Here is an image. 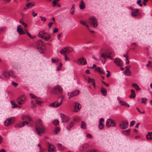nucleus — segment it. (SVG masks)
Masks as SVG:
<instances>
[{
	"mask_svg": "<svg viewBox=\"0 0 152 152\" xmlns=\"http://www.w3.org/2000/svg\"><path fill=\"white\" fill-rule=\"evenodd\" d=\"M35 130L36 132L39 136H41V134L44 133L45 129L42 126L40 120L37 121L35 125Z\"/></svg>",
	"mask_w": 152,
	"mask_h": 152,
	"instance_id": "1",
	"label": "nucleus"
},
{
	"mask_svg": "<svg viewBox=\"0 0 152 152\" xmlns=\"http://www.w3.org/2000/svg\"><path fill=\"white\" fill-rule=\"evenodd\" d=\"M45 44V43L41 39H39L36 42V47L38 50L41 51H40L41 53H43Z\"/></svg>",
	"mask_w": 152,
	"mask_h": 152,
	"instance_id": "2",
	"label": "nucleus"
},
{
	"mask_svg": "<svg viewBox=\"0 0 152 152\" xmlns=\"http://www.w3.org/2000/svg\"><path fill=\"white\" fill-rule=\"evenodd\" d=\"M62 88L59 85H57L53 87L52 89L50 91L51 94H55L56 95H57L58 94H61L60 95H61V94L62 92Z\"/></svg>",
	"mask_w": 152,
	"mask_h": 152,
	"instance_id": "3",
	"label": "nucleus"
},
{
	"mask_svg": "<svg viewBox=\"0 0 152 152\" xmlns=\"http://www.w3.org/2000/svg\"><path fill=\"white\" fill-rule=\"evenodd\" d=\"M38 36L40 38L44 39L45 40L47 41L51 38V36L47 33H45V31H42L39 32Z\"/></svg>",
	"mask_w": 152,
	"mask_h": 152,
	"instance_id": "4",
	"label": "nucleus"
},
{
	"mask_svg": "<svg viewBox=\"0 0 152 152\" xmlns=\"http://www.w3.org/2000/svg\"><path fill=\"white\" fill-rule=\"evenodd\" d=\"M2 75L6 79H8L10 77L12 78L16 77L14 72L12 71H4L2 73Z\"/></svg>",
	"mask_w": 152,
	"mask_h": 152,
	"instance_id": "5",
	"label": "nucleus"
},
{
	"mask_svg": "<svg viewBox=\"0 0 152 152\" xmlns=\"http://www.w3.org/2000/svg\"><path fill=\"white\" fill-rule=\"evenodd\" d=\"M115 56V54L113 52L109 51L107 53H102L101 54V57L106 59L107 58H109L111 60H113V58L112 57H113Z\"/></svg>",
	"mask_w": 152,
	"mask_h": 152,
	"instance_id": "6",
	"label": "nucleus"
},
{
	"mask_svg": "<svg viewBox=\"0 0 152 152\" xmlns=\"http://www.w3.org/2000/svg\"><path fill=\"white\" fill-rule=\"evenodd\" d=\"M64 96L62 95H59L58 97V98H62V99L61 100L60 103L57 102H55L52 104L49 105V107H58L61 105L62 104V102L63 101V99L64 98Z\"/></svg>",
	"mask_w": 152,
	"mask_h": 152,
	"instance_id": "7",
	"label": "nucleus"
},
{
	"mask_svg": "<svg viewBox=\"0 0 152 152\" xmlns=\"http://www.w3.org/2000/svg\"><path fill=\"white\" fill-rule=\"evenodd\" d=\"M89 23L94 28H96L98 26L97 20L94 17L92 16L89 18Z\"/></svg>",
	"mask_w": 152,
	"mask_h": 152,
	"instance_id": "8",
	"label": "nucleus"
},
{
	"mask_svg": "<svg viewBox=\"0 0 152 152\" xmlns=\"http://www.w3.org/2000/svg\"><path fill=\"white\" fill-rule=\"evenodd\" d=\"M25 124L28 125V126H32L33 125L32 123L28 122L27 121H24L21 123L20 124H18L15 126V128H21L24 126Z\"/></svg>",
	"mask_w": 152,
	"mask_h": 152,
	"instance_id": "9",
	"label": "nucleus"
},
{
	"mask_svg": "<svg viewBox=\"0 0 152 152\" xmlns=\"http://www.w3.org/2000/svg\"><path fill=\"white\" fill-rule=\"evenodd\" d=\"M73 51V49L69 47H64L60 51L61 54H65L66 53H69Z\"/></svg>",
	"mask_w": 152,
	"mask_h": 152,
	"instance_id": "10",
	"label": "nucleus"
},
{
	"mask_svg": "<svg viewBox=\"0 0 152 152\" xmlns=\"http://www.w3.org/2000/svg\"><path fill=\"white\" fill-rule=\"evenodd\" d=\"M15 121V118L12 117L7 119L4 122L5 126H8L9 125L12 124Z\"/></svg>",
	"mask_w": 152,
	"mask_h": 152,
	"instance_id": "11",
	"label": "nucleus"
},
{
	"mask_svg": "<svg viewBox=\"0 0 152 152\" xmlns=\"http://www.w3.org/2000/svg\"><path fill=\"white\" fill-rule=\"evenodd\" d=\"M17 102L19 105L23 104L26 102V96L24 95H22L17 99Z\"/></svg>",
	"mask_w": 152,
	"mask_h": 152,
	"instance_id": "12",
	"label": "nucleus"
},
{
	"mask_svg": "<svg viewBox=\"0 0 152 152\" xmlns=\"http://www.w3.org/2000/svg\"><path fill=\"white\" fill-rule=\"evenodd\" d=\"M47 146L48 152H56L55 147L53 144L48 142Z\"/></svg>",
	"mask_w": 152,
	"mask_h": 152,
	"instance_id": "13",
	"label": "nucleus"
},
{
	"mask_svg": "<svg viewBox=\"0 0 152 152\" xmlns=\"http://www.w3.org/2000/svg\"><path fill=\"white\" fill-rule=\"evenodd\" d=\"M106 125L107 127H109L111 126H115L116 124L114 120L110 118L107 120L106 122Z\"/></svg>",
	"mask_w": 152,
	"mask_h": 152,
	"instance_id": "14",
	"label": "nucleus"
},
{
	"mask_svg": "<svg viewBox=\"0 0 152 152\" xmlns=\"http://www.w3.org/2000/svg\"><path fill=\"white\" fill-rule=\"evenodd\" d=\"M128 125V123L127 121H123L120 124L119 127L122 129L126 128Z\"/></svg>",
	"mask_w": 152,
	"mask_h": 152,
	"instance_id": "15",
	"label": "nucleus"
},
{
	"mask_svg": "<svg viewBox=\"0 0 152 152\" xmlns=\"http://www.w3.org/2000/svg\"><path fill=\"white\" fill-rule=\"evenodd\" d=\"M60 116L62 120V122H67L69 120V118L64 114H60Z\"/></svg>",
	"mask_w": 152,
	"mask_h": 152,
	"instance_id": "16",
	"label": "nucleus"
},
{
	"mask_svg": "<svg viewBox=\"0 0 152 152\" xmlns=\"http://www.w3.org/2000/svg\"><path fill=\"white\" fill-rule=\"evenodd\" d=\"M114 63L116 65L119 66H121L123 64V61L119 58H116L114 61Z\"/></svg>",
	"mask_w": 152,
	"mask_h": 152,
	"instance_id": "17",
	"label": "nucleus"
},
{
	"mask_svg": "<svg viewBox=\"0 0 152 152\" xmlns=\"http://www.w3.org/2000/svg\"><path fill=\"white\" fill-rule=\"evenodd\" d=\"M30 95L32 98L34 99H35V101L36 103L37 104L40 105L43 103L42 101L38 100L37 99H40V98L37 97V96H36L34 94H30Z\"/></svg>",
	"mask_w": 152,
	"mask_h": 152,
	"instance_id": "18",
	"label": "nucleus"
},
{
	"mask_svg": "<svg viewBox=\"0 0 152 152\" xmlns=\"http://www.w3.org/2000/svg\"><path fill=\"white\" fill-rule=\"evenodd\" d=\"M77 63L80 64L85 65L87 64V62L84 58H82L78 59Z\"/></svg>",
	"mask_w": 152,
	"mask_h": 152,
	"instance_id": "19",
	"label": "nucleus"
},
{
	"mask_svg": "<svg viewBox=\"0 0 152 152\" xmlns=\"http://www.w3.org/2000/svg\"><path fill=\"white\" fill-rule=\"evenodd\" d=\"M21 25H19L17 28V30L19 35L25 34V32L22 28Z\"/></svg>",
	"mask_w": 152,
	"mask_h": 152,
	"instance_id": "20",
	"label": "nucleus"
},
{
	"mask_svg": "<svg viewBox=\"0 0 152 152\" xmlns=\"http://www.w3.org/2000/svg\"><path fill=\"white\" fill-rule=\"evenodd\" d=\"M80 92V91L78 90H76L71 92L70 94V96L69 99L72 98L75 96L79 94Z\"/></svg>",
	"mask_w": 152,
	"mask_h": 152,
	"instance_id": "21",
	"label": "nucleus"
},
{
	"mask_svg": "<svg viewBox=\"0 0 152 152\" xmlns=\"http://www.w3.org/2000/svg\"><path fill=\"white\" fill-rule=\"evenodd\" d=\"M21 118L22 120H27L28 122L32 123V120L31 118L28 115H23Z\"/></svg>",
	"mask_w": 152,
	"mask_h": 152,
	"instance_id": "22",
	"label": "nucleus"
},
{
	"mask_svg": "<svg viewBox=\"0 0 152 152\" xmlns=\"http://www.w3.org/2000/svg\"><path fill=\"white\" fill-rule=\"evenodd\" d=\"M86 80H87L88 83H92L94 87L95 88L96 87L95 81L94 79H91L89 77H88V78H86Z\"/></svg>",
	"mask_w": 152,
	"mask_h": 152,
	"instance_id": "23",
	"label": "nucleus"
},
{
	"mask_svg": "<svg viewBox=\"0 0 152 152\" xmlns=\"http://www.w3.org/2000/svg\"><path fill=\"white\" fill-rule=\"evenodd\" d=\"M86 7L85 4L83 0H81L79 4V7L81 10L85 9Z\"/></svg>",
	"mask_w": 152,
	"mask_h": 152,
	"instance_id": "24",
	"label": "nucleus"
},
{
	"mask_svg": "<svg viewBox=\"0 0 152 152\" xmlns=\"http://www.w3.org/2000/svg\"><path fill=\"white\" fill-rule=\"evenodd\" d=\"M139 10L138 9H135L132 10V15L133 17H136L137 16V13Z\"/></svg>",
	"mask_w": 152,
	"mask_h": 152,
	"instance_id": "25",
	"label": "nucleus"
},
{
	"mask_svg": "<svg viewBox=\"0 0 152 152\" xmlns=\"http://www.w3.org/2000/svg\"><path fill=\"white\" fill-rule=\"evenodd\" d=\"M95 70L99 72L100 74H104L105 73L103 69L100 67H98L95 68Z\"/></svg>",
	"mask_w": 152,
	"mask_h": 152,
	"instance_id": "26",
	"label": "nucleus"
},
{
	"mask_svg": "<svg viewBox=\"0 0 152 152\" xmlns=\"http://www.w3.org/2000/svg\"><path fill=\"white\" fill-rule=\"evenodd\" d=\"M88 146V145L87 144H83L80 148V150L81 151H83L86 149Z\"/></svg>",
	"mask_w": 152,
	"mask_h": 152,
	"instance_id": "27",
	"label": "nucleus"
},
{
	"mask_svg": "<svg viewBox=\"0 0 152 152\" xmlns=\"http://www.w3.org/2000/svg\"><path fill=\"white\" fill-rule=\"evenodd\" d=\"M101 91L102 94L104 96H106L107 94V91L103 87V86L101 87Z\"/></svg>",
	"mask_w": 152,
	"mask_h": 152,
	"instance_id": "28",
	"label": "nucleus"
},
{
	"mask_svg": "<svg viewBox=\"0 0 152 152\" xmlns=\"http://www.w3.org/2000/svg\"><path fill=\"white\" fill-rule=\"evenodd\" d=\"M119 102L120 104L123 106H125L127 107H129V105L128 104L122 100H119Z\"/></svg>",
	"mask_w": 152,
	"mask_h": 152,
	"instance_id": "29",
	"label": "nucleus"
},
{
	"mask_svg": "<svg viewBox=\"0 0 152 152\" xmlns=\"http://www.w3.org/2000/svg\"><path fill=\"white\" fill-rule=\"evenodd\" d=\"M130 129H129L126 130H123L122 131L123 133L126 136H128L129 134Z\"/></svg>",
	"mask_w": 152,
	"mask_h": 152,
	"instance_id": "30",
	"label": "nucleus"
},
{
	"mask_svg": "<svg viewBox=\"0 0 152 152\" xmlns=\"http://www.w3.org/2000/svg\"><path fill=\"white\" fill-rule=\"evenodd\" d=\"M80 104L76 102L75 103V110L76 111H77L78 110L80 109Z\"/></svg>",
	"mask_w": 152,
	"mask_h": 152,
	"instance_id": "31",
	"label": "nucleus"
},
{
	"mask_svg": "<svg viewBox=\"0 0 152 152\" xmlns=\"http://www.w3.org/2000/svg\"><path fill=\"white\" fill-rule=\"evenodd\" d=\"M74 124V121L71 122L69 124V127H67L66 129L68 130L69 131L70 129V128H72Z\"/></svg>",
	"mask_w": 152,
	"mask_h": 152,
	"instance_id": "32",
	"label": "nucleus"
},
{
	"mask_svg": "<svg viewBox=\"0 0 152 152\" xmlns=\"http://www.w3.org/2000/svg\"><path fill=\"white\" fill-rule=\"evenodd\" d=\"M131 94L130 95L129 97L133 98H134L135 97V94L134 91V90H131Z\"/></svg>",
	"mask_w": 152,
	"mask_h": 152,
	"instance_id": "33",
	"label": "nucleus"
},
{
	"mask_svg": "<svg viewBox=\"0 0 152 152\" xmlns=\"http://www.w3.org/2000/svg\"><path fill=\"white\" fill-rule=\"evenodd\" d=\"M132 86L137 91H139L140 89L139 86L136 83H133L132 84Z\"/></svg>",
	"mask_w": 152,
	"mask_h": 152,
	"instance_id": "34",
	"label": "nucleus"
},
{
	"mask_svg": "<svg viewBox=\"0 0 152 152\" xmlns=\"http://www.w3.org/2000/svg\"><path fill=\"white\" fill-rule=\"evenodd\" d=\"M57 145L59 150H63L64 149V147L61 144L58 143Z\"/></svg>",
	"mask_w": 152,
	"mask_h": 152,
	"instance_id": "35",
	"label": "nucleus"
},
{
	"mask_svg": "<svg viewBox=\"0 0 152 152\" xmlns=\"http://www.w3.org/2000/svg\"><path fill=\"white\" fill-rule=\"evenodd\" d=\"M86 124L84 121H82L81 122V128L82 129H85L86 128Z\"/></svg>",
	"mask_w": 152,
	"mask_h": 152,
	"instance_id": "36",
	"label": "nucleus"
},
{
	"mask_svg": "<svg viewBox=\"0 0 152 152\" xmlns=\"http://www.w3.org/2000/svg\"><path fill=\"white\" fill-rule=\"evenodd\" d=\"M125 73L127 75V76L130 75L132 74L130 70V69H129V68L126 69L125 72Z\"/></svg>",
	"mask_w": 152,
	"mask_h": 152,
	"instance_id": "37",
	"label": "nucleus"
},
{
	"mask_svg": "<svg viewBox=\"0 0 152 152\" xmlns=\"http://www.w3.org/2000/svg\"><path fill=\"white\" fill-rule=\"evenodd\" d=\"M141 100L142 103L145 104L148 101V99L145 97H142L141 98Z\"/></svg>",
	"mask_w": 152,
	"mask_h": 152,
	"instance_id": "38",
	"label": "nucleus"
},
{
	"mask_svg": "<svg viewBox=\"0 0 152 152\" xmlns=\"http://www.w3.org/2000/svg\"><path fill=\"white\" fill-rule=\"evenodd\" d=\"M35 5V3L34 2L33 3H31L30 2L28 3L26 5L28 8L31 7L33 6H34Z\"/></svg>",
	"mask_w": 152,
	"mask_h": 152,
	"instance_id": "39",
	"label": "nucleus"
},
{
	"mask_svg": "<svg viewBox=\"0 0 152 152\" xmlns=\"http://www.w3.org/2000/svg\"><path fill=\"white\" fill-rule=\"evenodd\" d=\"M60 131V129L58 127H56L54 131V134H58V133Z\"/></svg>",
	"mask_w": 152,
	"mask_h": 152,
	"instance_id": "40",
	"label": "nucleus"
},
{
	"mask_svg": "<svg viewBox=\"0 0 152 152\" xmlns=\"http://www.w3.org/2000/svg\"><path fill=\"white\" fill-rule=\"evenodd\" d=\"M11 103L12 105V107L13 108H16L18 107V106L15 103H14L12 101H11Z\"/></svg>",
	"mask_w": 152,
	"mask_h": 152,
	"instance_id": "41",
	"label": "nucleus"
},
{
	"mask_svg": "<svg viewBox=\"0 0 152 152\" xmlns=\"http://www.w3.org/2000/svg\"><path fill=\"white\" fill-rule=\"evenodd\" d=\"M59 1V0H54L53 1V7H55L57 4V2H58Z\"/></svg>",
	"mask_w": 152,
	"mask_h": 152,
	"instance_id": "42",
	"label": "nucleus"
},
{
	"mask_svg": "<svg viewBox=\"0 0 152 152\" xmlns=\"http://www.w3.org/2000/svg\"><path fill=\"white\" fill-rule=\"evenodd\" d=\"M59 61V60L58 59H54L53 58H52L51 59V61L53 63H58Z\"/></svg>",
	"mask_w": 152,
	"mask_h": 152,
	"instance_id": "43",
	"label": "nucleus"
},
{
	"mask_svg": "<svg viewBox=\"0 0 152 152\" xmlns=\"http://www.w3.org/2000/svg\"><path fill=\"white\" fill-rule=\"evenodd\" d=\"M53 124L57 125L59 123V121L58 120H55L53 121Z\"/></svg>",
	"mask_w": 152,
	"mask_h": 152,
	"instance_id": "44",
	"label": "nucleus"
},
{
	"mask_svg": "<svg viewBox=\"0 0 152 152\" xmlns=\"http://www.w3.org/2000/svg\"><path fill=\"white\" fill-rule=\"evenodd\" d=\"M98 127L100 129H102L104 128L103 124H99Z\"/></svg>",
	"mask_w": 152,
	"mask_h": 152,
	"instance_id": "45",
	"label": "nucleus"
},
{
	"mask_svg": "<svg viewBox=\"0 0 152 152\" xmlns=\"http://www.w3.org/2000/svg\"><path fill=\"white\" fill-rule=\"evenodd\" d=\"M147 139L148 140H152V137H151V135H149V134H148L146 136Z\"/></svg>",
	"mask_w": 152,
	"mask_h": 152,
	"instance_id": "46",
	"label": "nucleus"
},
{
	"mask_svg": "<svg viewBox=\"0 0 152 152\" xmlns=\"http://www.w3.org/2000/svg\"><path fill=\"white\" fill-rule=\"evenodd\" d=\"M6 27H4L0 28V32H3L6 29Z\"/></svg>",
	"mask_w": 152,
	"mask_h": 152,
	"instance_id": "47",
	"label": "nucleus"
},
{
	"mask_svg": "<svg viewBox=\"0 0 152 152\" xmlns=\"http://www.w3.org/2000/svg\"><path fill=\"white\" fill-rule=\"evenodd\" d=\"M62 66V64L61 63H60V64L58 67L57 70L58 71L60 70L61 69V67Z\"/></svg>",
	"mask_w": 152,
	"mask_h": 152,
	"instance_id": "48",
	"label": "nucleus"
},
{
	"mask_svg": "<svg viewBox=\"0 0 152 152\" xmlns=\"http://www.w3.org/2000/svg\"><path fill=\"white\" fill-rule=\"evenodd\" d=\"M141 0H138L137 1V4L139 6L142 7V4L141 3Z\"/></svg>",
	"mask_w": 152,
	"mask_h": 152,
	"instance_id": "49",
	"label": "nucleus"
},
{
	"mask_svg": "<svg viewBox=\"0 0 152 152\" xmlns=\"http://www.w3.org/2000/svg\"><path fill=\"white\" fill-rule=\"evenodd\" d=\"M32 15L34 17H35L37 15V13H35L34 11V10H32L31 11Z\"/></svg>",
	"mask_w": 152,
	"mask_h": 152,
	"instance_id": "50",
	"label": "nucleus"
},
{
	"mask_svg": "<svg viewBox=\"0 0 152 152\" xmlns=\"http://www.w3.org/2000/svg\"><path fill=\"white\" fill-rule=\"evenodd\" d=\"M86 26L87 28L89 29V26L87 24V23H86L85 22L84 23H83V25Z\"/></svg>",
	"mask_w": 152,
	"mask_h": 152,
	"instance_id": "51",
	"label": "nucleus"
},
{
	"mask_svg": "<svg viewBox=\"0 0 152 152\" xmlns=\"http://www.w3.org/2000/svg\"><path fill=\"white\" fill-rule=\"evenodd\" d=\"M40 18H41V20L42 21H43L44 22L45 21L47 20L46 18H45L44 17L40 16Z\"/></svg>",
	"mask_w": 152,
	"mask_h": 152,
	"instance_id": "52",
	"label": "nucleus"
},
{
	"mask_svg": "<svg viewBox=\"0 0 152 152\" xmlns=\"http://www.w3.org/2000/svg\"><path fill=\"white\" fill-rule=\"evenodd\" d=\"M86 152H98L96 150L94 149H91L87 151Z\"/></svg>",
	"mask_w": 152,
	"mask_h": 152,
	"instance_id": "53",
	"label": "nucleus"
},
{
	"mask_svg": "<svg viewBox=\"0 0 152 152\" xmlns=\"http://www.w3.org/2000/svg\"><path fill=\"white\" fill-rule=\"evenodd\" d=\"M64 56H65V59L66 61H67L69 60V59L66 54H64Z\"/></svg>",
	"mask_w": 152,
	"mask_h": 152,
	"instance_id": "54",
	"label": "nucleus"
},
{
	"mask_svg": "<svg viewBox=\"0 0 152 152\" xmlns=\"http://www.w3.org/2000/svg\"><path fill=\"white\" fill-rule=\"evenodd\" d=\"M102 83L104 84V85L106 86L107 87H109V85L106 83V82H104V81H102Z\"/></svg>",
	"mask_w": 152,
	"mask_h": 152,
	"instance_id": "55",
	"label": "nucleus"
},
{
	"mask_svg": "<svg viewBox=\"0 0 152 152\" xmlns=\"http://www.w3.org/2000/svg\"><path fill=\"white\" fill-rule=\"evenodd\" d=\"M58 31V29L57 28H54L53 30V33L57 32Z\"/></svg>",
	"mask_w": 152,
	"mask_h": 152,
	"instance_id": "56",
	"label": "nucleus"
},
{
	"mask_svg": "<svg viewBox=\"0 0 152 152\" xmlns=\"http://www.w3.org/2000/svg\"><path fill=\"white\" fill-rule=\"evenodd\" d=\"M12 84L15 87H16L18 85V84L17 83H15L14 81L12 82Z\"/></svg>",
	"mask_w": 152,
	"mask_h": 152,
	"instance_id": "57",
	"label": "nucleus"
},
{
	"mask_svg": "<svg viewBox=\"0 0 152 152\" xmlns=\"http://www.w3.org/2000/svg\"><path fill=\"white\" fill-rule=\"evenodd\" d=\"M104 121V119L103 118H101L99 120V124H102V123Z\"/></svg>",
	"mask_w": 152,
	"mask_h": 152,
	"instance_id": "58",
	"label": "nucleus"
},
{
	"mask_svg": "<svg viewBox=\"0 0 152 152\" xmlns=\"http://www.w3.org/2000/svg\"><path fill=\"white\" fill-rule=\"evenodd\" d=\"M135 123V121H132L130 123V126H133Z\"/></svg>",
	"mask_w": 152,
	"mask_h": 152,
	"instance_id": "59",
	"label": "nucleus"
},
{
	"mask_svg": "<svg viewBox=\"0 0 152 152\" xmlns=\"http://www.w3.org/2000/svg\"><path fill=\"white\" fill-rule=\"evenodd\" d=\"M86 134H87L86 137H87L89 138H91L92 136L90 134H88L87 133H86Z\"/></svg>",
	"mask_w": 152,
	"mask_h": 152,
	"instance_id": "60",
	"label": "nucleus"
},
{
	"mask_svg": "<svg viewBox=\"0 0 152 152\" xmlns=\"http://www.w3.org/2000/svg\"><path fill=\"white\" fill-rule=\"evenodd\" d=\"M27 34V35L30 38H33L34 37H32V36H31V34L29 32H28V33H27V34Z\"/></svg>",
	"mask_w": 152,
	"mask_h": 152,
	"instance_id": "61",
	"label": "nucleus"
},
{
	"mask_svg": "<svg viewBox=\"0 0 152 152\" xmlns=\"http://www.w3.org/2000/svg\"><path fill=\"white\" fill-rule=\"evenodd\" d=\"M126 63L127 64H129V60L128 58H127L126 59Z\"/></svg>",
	"mask_w": 152,
	"mask_h": 152,
	"instance_id": "62",
	"label": "nucleus"
},
{
	"mask_svg": "<svg viewBox=\"0 0 152 152\" xmlns=\"http://www.w3.org/2000/svg\"><path fill=\"white\" fill-rule=\"evenodd\" d=\"M53 23L52 22H50L48 24V26H49V28H50L52 26Z\"/></svg>",
	"mask_w": 152,
	"mask_h": 152,
	"instance_id": "63",
	"label": "nucleus"
},
{
	"mask_svg": "<svg viewBox=\"0 0 152 152\" xmlns=\"http://www.w3.org/2000/svg\"><path fill=\"white\" fill-rule=\"evenodd\" d=\"M22 25L25 28H26L27 27V25L24 22V23H23Z\"/></svg>",
	"mask_w": 152,
	"mask_h": 152,
	"instance_id": "64",
	"label": "nucleus"
}]
</instances>
